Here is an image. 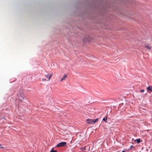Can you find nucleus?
Masks as SVG:
<instances>
[{"label":"nucleus","instance_id":"nucleus-1","mask_svg":"<svg viewBox=\"0 0 152 152\" xmlns=\"http://www.w3.org/2000/svg\"><path fill=\"white\" fill-rule=\"evenodd\" d=\"M18 98L17 99L20 101H22L24 98V96L23 94L20 91H19L18 94Z\"/></svg>","mask_w":152,"mask_h":152},{"label":"nucleus","instance_id":"nucleus-2","mask_svg":"<svg viewBox=\"0 0 152 152\" xmlns=\"http://www.w3.org/2000/svg\"><path fill=\"white\" fill-rule=\"evenodd\" d=\"M66 145V142H62L60 143H59L56 146L58 147H61V146H65Z\"/></svg>","mask_w":152,"mask_h":152},{"label":"nucleus","instance_id":"nucleus-3","mask_svg":"<svg viewBox=\"0 0 152 152\" xmlns=\"http://www.w3.org/2000/svg\"><path fill=\"white\" fill-rule=\"evenodd\" d=\"M86 122L87 124H91L93 123L92 119H87L86 120Z\"/></svg>","mask_w":152,"mask_h":152},{"label":"nucleus","instance_id":"nucleus-4","mask_svg":"<svg viewBox=\"0 0 152 152\" xmlns=\"http://www.w3.org/2000/svg\"><path fill=\"white\" fill-rule=\"evenodd\" d=\"M53 74H52L50 75H49V74H48L47 75H45V76L47 78H48V80H50V79L51 77L53 75Z\"/></svg>","mask_w":152,"mask_h":152},{"label":"nucleus","instance_id":"nucleus-5","mask_svg":"<svg viewBox=\"0 0 152 152\" xmlns=\"http://www.w3.org/2000/svg\"><path fill=\"white\" fill-rule=\"evenodd\" d=\"M144 47L150 50L151 49V46L147 45H144Z\"/></svg>","mask_w":152,"mask_h":152},{"label":"nucleus","instance_id":"nucleus-6","mask_svg":"<svg viewBox=\"0 0 152 152\" xmlns=\"http://www.w3.org/2000/svg\"><path fill=\"white\" fill-rule=\"evenodd\" d=\"M67 75H66V74L64 75V76L61 80V81H63L64 80H65L66 78H67Z\"/></svg>","mask_w":152,"mask_h":152},{"label":"nucleus","instance_id":"nucleus-7","mask_svg":"<svg viewBox=\"0 0 152 152\" xmlns=\"http://www.w3.org/2000/svg\"><path fill=\"white\" fill-rule=\"evenodd\" d=\"M147 91L148 92H150L151 91L152 92V87L149 86L147 88Z\"/></svg>","mask_w":152,"mask_h":152},{"label":"nucleus","instance_id":"nucleus-8","mask_svg":"<svg viewBox=\"0 0 152 152\" xmlns=\"http://www.w3.org/2000/svg\"><path fill=\"white\" fill-rule=\"evenodd\" d=\"M140 141L141 140L140 139H136L135 140V142H137V143H139L140 142Z\"/></svg>","mask_w":152,"mask_h":152},{"label":"nucleus","instance_id":"nucleus-9","mask_svg":"<svg viewBox=\"0 0 152 152\" xmlns=\"http://www.w3.org/2000/svg\"><path fill=\"white\" fill-rule=\"evenodd\" d=\"M99 120L98 118H97L95 119H92V121L93 122V123H95L96 122L98 121Z\"/></svg>","mask_w":152,"mask_h":152},{"label":"nucleus","instance_id":"nucleus-10","mask_svg":"<svg viewBox=\"0 0 152 152\" xmlns=\"http://www.w3.org/2000/svg\"><path fill=\"white\" fill-rule=\"evenodd\" d=\"M107 116H105L103 119V120L104 121H105L106 122H107Z\"/></svg>","mask_w":152,"mask_h":152},{"label":"nucleus","instance_id":"nucleus-11","mask_svg":"<svg viewBox=\"0 0 152 152\" xmlns=\"http://www.w3.org/2000/svg\"><path fill=\"white\" fill-rule=\"evenodd\" d=\"M50 152H57V151L55 150H53L52 149L51 151Z\"/></svg>","mask_w":152,"mask_h":152},{"label":"nucleus","instance_id":"nucleus-12","mask_svg":"<svg viewBox=\"0 0 152 152\" xmlns=\"http://www.w3.org/2000/svg\"><path fill=\"white\" fill-rule=\"evenodd\" d=\"M0 148H4V147L2 146V145L0 144Z\"/></svg>","mask_w":152,"mask_h":152},{"label":"nucleus","instance_id":"nucleus-13","mask_svg":"<svg viewBox=\"0 0 152 152\" xmlns=\"http://www.w3.org/2000/svg\"><path fill=\"white\" fill-rule=\"evenodd\" d=\"M140 91L141 92H144V90H141Z\"/></svg>","mask_w":152,"mask_h":152},{"label":"nucleus","instance_id":"nucleus-14","mask_svg":"<svg viewBox=\"0 0 152 152\" xmlns=\"http://www.w3.org/2000/svg\"><path fill=\"white\" fill-rule=\"evenodd\" d=\"M42 80L43 81H45L46 80L45 79H43Z\"/></svg>","mask_w":152,"mask_h":152},{"label":"nucleus","instance_id":"nucleus-15","mask_svg":"<svg viewBox=\"0 0 152 152\" xmlns=\"http://www.w3.org/2000/svg\"><path fill=\"white\" fill-rule=\"evenodd\" d=\"M122 152H125L124 151H123Z\"/></svg>","mask_w":152,"mask_h":152}]
</instances>
